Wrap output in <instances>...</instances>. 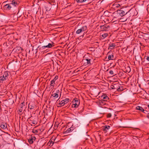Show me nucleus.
<instances>
[{
	"instance_id": "nucleus-35",
	"label": "nucleus",
	"mask_w": 149,
	"mask_h": 149,
	"mask_svg": "<svg viewBox=\"0 0 149 149\" xmlns=\"http://www.w3.org/2000/svg\"><path fill=\"white\" fill-rule=\"evenodd\" d=\"M142 112L144 113H145L147 114L148 111H146V110H144V111H142Z\"/></svg>"
},
{
	"instance_id": "nucleus-40",
	"label": "nucleus",
	"mask_w": 149,
	"mask_h": 149,
	"mask_svg": "<svg viewBox=\"0 0 149 149\" xmlns=\"http://www.w3.org/2000/svg\"><path fill=\"white\" fill-rule=\"evenodd\" d=\"M148 108H149V104L148 105Z\"/></svg>"
},
{
	"instance_id": "nucleus-14",
	"label": "nucleus",
	"mask_w": 149,
	"mask_h": 149,
	"mask_svg": "<svg viewBox=\"0 0 149 149\" xmlns=\"http://www.w3.org/2000/svg\"><path fill=\"white\" fill-rule=\"evenodd\" d=\"M10 3L11 4V6H16L17 5V2L15 0H13L12 2Z\"/></svg>"
},
{
	"instance_id": "nucleus-5",
	"label": "nucleus",
	"mask_w": 149,
	"mask_h": 149,
	"mask_svg": "<svg viewBox=\"0 0 149 149\" xmlns=\"http://www.w3.org/2000/svg\"><path fill=\"white\" fill-rule=\"evenodd\" d=\"M60 93V91L59 90H57L56 93H54V92H53L52 95L54 98V99H56L58 98V99H59L60 97V96L58 97V94Z\"/></svg>"
},
{
	"instance_id": "nucleus-32",
	"label": "nucleus",
	"mask_w": 149,
	"mask_h": 149,
	"mask_svg": "<svg viewBox=\"0 0 149 149\" xmlns=\"http://www.w3.org/2000/svg\"><path fill=\"white\" fill-rule=\"evenodd\" d=\"M24 103L23 102L21 103V104L20 105V108L21 107H22L23 105H24Z\"/></svg>"
},
{
	"instance_id": "nucleus-3",
	"label": "nucleus",
	"mask_w": 149,
	"mask_h": 149,
	"mask_svg": "<svg viewBox=\"0 0 149 149\" xmlns=\"http://www.w3.org/2000/svg\"><path fill=\"white\" fill-rule=\"evenodd\" d=\"M87 29L86 26H84L82 27L80 29H78L76 32L77 34H79L82 32L86 31Z\"/></svg>"
},
{
	"instance_id": "nucleus-29",
	"label": "nucleus",
	"mask_w": 149,
	"mask_h": 149,
	"mask_svg": "<svg viewBox=\"0 0 149 149\" xmlns=\"http://www.w3.org/2000/svg\"><path fill=\"white\" fill-rule=\"evenodd\" d=\"M109 73L111 75L113 74V72L112 70H111L109 71Z\"/></svg>"
},
{
	"instance_id": "nucleus-37",
	"label": "nucleus",
	"mask_w": 149,
	"mask_h": 149,
	"mask_svg": "<svg viewBox=\"0 0 149 149\" xmlns=\"http://www.w3.org/2000/svg\"><path fill=\"white\" fill-rule=\"evenodd\" d=\"M111 88L112 89H114V86H112L111 87Z\"/></svg>"
},
{
	"instance_id": "nucleus-31",
	"label": "nucleus",
	"mask_w": 149,
	"mask_h": 149,
	"mask_svg": "<svg viewBox=\"0 0 149 149\" xmlns=\"http://www.w3.org/2000/svg\"><path fill=\"white\" fill-rule=\"evenodd\" d=\"M30 138H32V140L33 141V140L34 141H35V140L36 139V138L35 136H32V137H31Z\"/></svg>"
},
{
	"instance_id": "nucleus-41",
	"label": "nucleus",
	"mask_w": 149,
	"mask_h": 149,
	"mask_svg": "<svg viewBox=\"0 0 149 149\" xmlns=\"http://www.w3.org/2000/svg\"><path fill=\"white\" fill-rule=\"evenodd\" d=\"M84 33H84L83 35V36L84 35Z\"/></svg>"
},
{
	"instance_id": "nucleus-38",
	"label": "nucleus",
	"mask_w": 149,
	"mask_h": 149,
	"mask_svg": "<svg viewBox=\"0 0 149 149\" xmlns=\"http://www.w3.org/2000/svg\"><path fill=\"white\" fill-rule=\"evenodd\" d=\"M128 68H129L128 71H129V72H130L131 70L130 68V67Z\"/></svg>"
},
{
	"instance_id": "nucleus-21",
	"label": "nucleus",
	"mask_w": 149,
	"mask_h": 149,
	"mask_svg": "<svg viewBox=\"0 0 149 149\" xmlns=\"http://www.w3.org/2000/svg\"><path fill=\"white\" fill-rule=\"evenodd\" d=\"M28 107L30 109H34V106L31 103H29V104Z\"/></svg>"
},
{
	"instance_id": "nucleus-6",
	"label": "nucleus",
	"mask_w": 149,
	"mask_h": 149,
	"mask_svg": "<svg viewBox=\"0 0 149 149\" xmlns=\"http://www.w3.org/2000/svg\"><path fill=\"white\" fill-rule=\"evenodd\" d=\"M84 60L85 61V62H84V64L85 65H91V59L90 58L85 57Z\"/></svg>"
},
{
	"instance_id": "nucleus-2",
	"label": "nucleus",
	"mask_w": 149,
	"mask_h": 149,
	"mask_svg": "<svg viewBox=\"0 0 149 149\" xmlns=\"http://www.w3.org/2000/svg\"><path fill=\"white\" fill-rule=\"evenodd\" d=\"M72 107L73 108L77 107L79 104L80 101L77 98L74 99L72 101Z\"/></svg>"
},
{
	"instance_id": "nucleus-16",
	"label": "nucleus",
	"mask_w": 149,
	"mask_h": 149,
	"mask_svg": "<svg viewBox=\"0 0 149 149\" xmlns=\"http://www.w3.org/2000/svg\"><path fill=\"white\" fill-rule=\"evenodd\" d=\"M12 7L11 4L10 3L7 4L5 6V7L8 10L10 9Z\"/></svg>"
},
{
	"instance_id": "nucleus-7",
	"label": "nucleus",
	"mask_w": 149,
	"mask_h": 149,
	"mask_svg": "<svg viewBox=\"0 0 149 149\" xmlns=\"http://www.w3.org/2000/svg\"><path fill=\"white\" fill-rule=\"evenodd\" d=\"M108 58L109 60H113L114 59V54L112 53L111 54V52H109L107 54Z\"/></svg>"
},
{
	"instance_id": "nucleus-12",
	"label": "nucleus",
	"mask_w": 149,
	"mask_h": 149,
	"mask_svg": "<svg viewBox=\"0 0 149 149\" xmlns=\"http://www.w3.org/2000/svg\"><path fill=\"white\" fill-rule=\"evenodd\" d=\"M116 45L114 43H110L109 45V49H113L114 48Z\"/></svg>"
},
{
	"instance_id": "nucleus-42",
	"label": "nucleus",
	"mask_w": 149,
	"mask_h": 149,
	"mask_svg": "<svg viewBox=\"0 0 149 149\" xmlns=\"http://www.w3.org/2000/svg\"><path fill=\"white\" fill-rule=\"evenodd\" d=\"M127 48L126 49V51L127 50Z\"/></svg>"
},
{
	"instance_id": "nucleus-22",
	"label": "nucleus",
	"mask_w": 149,
	"mask_h": 149,
	"mask_svg": "<svg viewBox=\"0 0 149 149\" xmlns=\"http://www.w3.org/2000/svg\"><path fill=\"white\" fill-rule=\"evenodd\" d=\"M86 1H89V0H76V1L77 3H83Z\"/></svg>"
},
{
	"instance_id": "nucleus-39",
	"label": "nucleus",
	"mask_w": 149,
	"mask_h": 149,
	"mask_svg": "<svg viewBox=\"0 0 149 149\" xmlns=\"http://www.w3.org/2000/svg\"><path fill=\"white\" fill-rule=\"evenodd\" d=\"M119 89H120V88H118V91H119Z\"/></svg>"
},
{
	"instance_id": "nucleus-43",
	"label": "nucleus",
	"mask_w": 149,
	"mask_h": 149,
	"mask_svg": "<svg viewBox=\"0 0 149 149\" xmlns=\"http://www.w3.org/2000/svg\"><path fill=\"white\" fill-rule=\"evenodd\" d=\"M127 20V19H126L125 20V21H126V20Z\"/></svg>"
},
{
	"instance_id": "nucleus-1",
	"label": "nucleus",
	"mask_w": 149,
	"mask_h": 149,
	"mask_svg": "<svg viewBox=\"0 0 149 149\" xmlns=\"http://www.w3.org/2000/svg\"><path fill=\"white\" fill-rule=\"evenodd\" d=\"M131 9L130 10L128 11H127L125 9H122L117 11V13L121 17H123L127 14L131 10Z\"/></svg>"
},
{
	"instance_id": "nucleus-30",
	"label": "nucleus",
	"mask_w": 149,
	"mask_h": 149,
	"mask_svg": "<svg viewBox=\"0 0 149 149\" xmlns=\"http://www.w3.org/2000/svg\"><path fill=\"white\" fill-rule=\"evenodd\" d=\"M32 123L34 125H36L37 124V123L35 120H33Z\"/></svg>"
},
{
	"instance_id": "nucleus-17",
	"label": "nucleus",
	"mask_w": 149,
	"mask_h": 149,
	"mask_svg": "<svg viewBox=\"0 0 149 149\" xmlns=\"http://www.w3.org/2000/svg\"><path fill=\"white\" fill-rule=\"evenodd\" d=\"M136 109L137 110H139L142 111H144V109H143V108L139 106H137L136 107Z\"/></svg>"
},
{
	"instance_id": "nucleus-15",
	"label": "nucleus",
	"mask_w": 149,
	"mask_h": 149,
	"mask_svg": "<svg viewBox=\"0 0 149 149\" xmlns=\"http://www.w3.org/2000/svg\"><path fill=\"white\" fill-rule=\"evenodd\" d=\"M7 127V125L6 123H3L1 125V127L2 129H5Z\"/></svg>"
},
{
	"instance_id": "nucleus-4",
	"label": "nucleus",
	"mask_w": 149,
	"mask_h": 149,
	"mask_svg": "<svg viewBox=\"0 0 149 149\" xmlns=\"http://www.w3.org/2000/svg\"><path fill=\"white\" fill-rule=\"evenodd\" d=\"M70 101V99L68 98H66L65 99L61 101L58 104L59 106H63L65 104L68 103Z\"/></svg>"
},
{
	"instance_id": "nucleus-25",
	"label": "nucleus",
	"mask_w": 149,
	"mask_h": 149,
	"mask_svg": "<svg viewBox=\"0 0 149 149\" xmlns=\"http://www.w3.org/2000/svg\"><path fill=\"white\" fill-rule=\"evenodd\" d=\"M28 141L30 144H32L33 143V141L32 140V138H30L29 139H28Z\"/></svg>"
},
{
	"instance_id": "nucleus-33",
	"label": "nucleus",
	"mask_w": 149,
	"mask_h": 149,
	"mask_svg": "<svg viewBox=\"0 0 149 149\" xmlns=\"http://www.w3.org/2000/svg\"><path fill=\"white\" fill-rule=\"evenodd\" d=\"M58 79V77L57 76H55L54 78L53 79L54 80H55V81L56 80Z\"/></svg>"
},
{
	"instance_id": "nucleus-34",
	"label": "nucleus",
	"mask_w": 149,
	"mask_h": 149,
	"mask_svg": "<svg viewBox=\"0 0 149 149\" xmlns=\"http://www.w3.org/2000/svg\"><path fill=\"white\" fill-rule=\"evenodd\" d=\"M22 107H21V108H20L19 109V111L21 112L22 111Z\"/></svg>"
},
{
	"instance_id": "nucleus-13",
	"label": "nucleus",
	"mask_w": 149,
	"mask_h": 149,
	"mask_svg": "<svg viewBox=\"0 0 149 149\" xmlns=\"http://www.w3.org/2000/svg\"><path fill=\"white\" fill-rule=\"evenodd\" d=\"M121 5L117 3H115L113 4V7L114 8H120Z\"/></svg>"
},
{
	"instance_id": "nucleus-11",
	"label": "nucleus",
	"mask_w": 149,
	"mask_h": 149,
	"mask_svg": "<svg viewBox=\"0 0 149 149\" xmlns=\"http://www.w3.org/2000/svg\"><path fill=\"white\" fill-rule=\"evenodd\" d=\"M110 126L109 125H105L103 127L102 129L103 131L107 132L110 129Z\"/></svg>"
},
{
	"instance_id": "nucleus-20",
	"label": "nucleus",
	"mask_w": 149,
	"mask_h": 149,
	"mask_svg": "<svg viewBox=\"0 0 149 149\" xmlns=\"http://www.w3.org/2000/svg\"><path fill=\"white\" fill-rule=\"evenodd\" d=\"M55 80H52L50 82V85L51 86H52L53 88L54 87V85L55 84Z\"/></svg>"
},
{
	"instance_id": "nucleus-23",
	"label": "nucleus",
	"mask_w": 149,
	"mask_h": 149,
	"mask_svg": "<svg viewBox=\"0 0 149 149\" xmlns=\"http://www.w3.org/2000/svg\"><path fill=\"white\" fill-rule=\"evenodd\" d=\"M108 34L107 33H104L102 35V38H104L108 36Z\"/></svg>"
},
{
	"instance_id": "nucleus-28",
	"label": "nucleus",
	"mask_w": 149,
	"mask_h": 149,
	"mask_svg": "<svg viewBox=\"0 0 149 149\" xmlns=\"http://www.w3.org/2000/svg\"><path fill=\"white\" fill-rule=\"evenodd\" d=\"M107 116L108 118H110L111 116V113H109L107 114Z\"/></svg>"
},
{
	"instance_id": "nucleus-9",
	"label": "nucleus",
	"mask_w": 149,
	"mask_h": 149,
	"mask_svg": "<svg viewBox=\"0 0 149 149\" xmlns=\"http://www.w3.org/2000/svg\"><path fill=\"white\" fill-rule=\"evenodd\" d=\"M54 46V45L53 43H49L47 45H45L42 46V48L43 49H45L46 48H51L52 47Z\"/></svg>"
},
{
	"instance_id": "nucleus-19",
	"label": "nucleus",
	"mask_w": 149,
	"mask_h": 149,
	"mask_svg": "<svg viewBox=\"0 0 149 149\" xmlns=\"http://www.w3.org/2000/svg\"><path fill=\"white\" fill-rule=\"evenodd\" d=\"M3 75L5 77V78H6L7 79L8 76V72H5Z\"/></svg>"
},
{
	"instance_id": "nucleus-36",
	"label": "nucleus",
	"mask_w": 149,
	"mask_h": 149,
	"mask_svg": "<svg viewBox=\"0 0 149 149\" xmlns=\"http://www.w3.org/2000/svg\"><path fill=\"white\" fill-rule=\"evenodd\" d=\"M146 59L148 61H149V56H148L147 57Z\"/></svg>"
},
{
	"instance_id": "nucleus-26",
	"label": "nucleus",
	"mask_w": 149,
	"mask_h": 149,
	"mask_svg": "<svg viewBox=\"0 0 149 149\" xmlns=\"http://www.w3.org/2000/svg\"><path fill=\"white\" fill-rule=\"evenodd\" d=\"M32 132L33 133L36 134L38 132V130H33L32 131Z\"/></svg>"
},
{
	"instance_id": "nucleus-18",
	"label": "nucleus",
	"mask_w": 149,
	"mask_h": 149,
	"mask_svg": "<svg viewBox=\"0 0 149 149\" xmlns=\"http://www.w3.org/2000/svg\"><path fill=\"white\" fill-rule=\"evenodd\" d=\"M6 79H7L5 78V77L3 75L0 77V82L3 81H4Z\"/></svg>"
},
{
	"instance_id": "nucleus-24",
	"label": "nucleus",
	"mask_w": 149,
	"mask_h": 149,
	"mask_svg": "<svg viewBox=\"0 0 149 149\" xmlns=\"http://www.w3.org/2000/svg\"><path fill=\"white\" fill-rule=\"evenodd\" d=\"M72 131V129L71 128H70L69 129H68L67 130H66V132H67V133L70 132Z\"/></svg>"
},
{
	"instance_id": "nucleus-27",
	"label": "nucleus",
	"mask_w": 149,
	"mask_h": 149,
	"mask_svg": "<svg viewBox=\"0 0 149 149\" xmlns=\"http://www.w3.org/2000/svg\"><path fill=\"white\" fill-rule=\"evenodd\" d=\"M84 109V107L82 108L81 109V110H79V113H81L83 111Z\"/></svg>"
},
{
	"instance_id": "nucleus-10",
	"label": "nucleus",
	"mask_w": 149,
	"mask_h": 149,
	"mask_svg": "<svg viewBox=\"0 0 149 149\" xmlns=\"http://www.w3.org/2000/svg\"><path fill=\"white\" fill-rule=\"evenodd\" d=\"M101 98L104 101H107L109 99L108 97L105 94L102 95L101 96Z\"/></svg>"
},
{
	"instance_id": "nucleus-8",
	"label": "nucleus",
	"mask_w": 149,
	"mask_h": 149,
	"mask_svg": "<svg viewBox=\"0 0 149 149\" xmlns=\"http://www.w3.org/2000/svg\"><path fill=\"white\" fill-rule=\"evenodd\" d=\"M100 27L102 31H108L109 28V26H101Z\"/></svg>"
}]
</instances>
